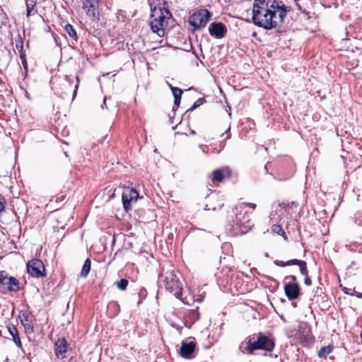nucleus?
Masks as SVG:
<instances>
[{"label": "nucleus", "instance_id": "43", "mask_svg": "<svg viewBox=\"0 0 362 362\" xmlns=\"http://www.w3.org/2000/svg\"><path fill=\"white\" fill-rule=\"evenodd\" d=\"M201 148H202V151H203L204 153H207V152H208V151H209V149H208V148H207L206 146H202Z\"/></svg>", "mask_w": 362, "mask_h": 362}, {"label": "nucleus", "instance_id": "6", "mask_svg": "<svg viewBox=\"0 0 362 362\" xmlns=\"http://www.w3.org/2000/svg\"><path fill=\"white\" fill-rule=\"evenodd\" d=\"M211 16V13L207 9H200L192 14L189 18V23L195 29H199L204 27Z\"/></svg>", "mask_w": 362, "mask_h": 362}, {"label": "nucleus", "instance_id": "36", "mask_svg": "<svg viewBox=\"0 0 362 362\" xmlns=\"http://www.w3.org/2000/svg\"><path fill=\"white\" fill-rule=\"evenodd\" d=\"M286 279H289L291 280V282L297 283V278L295 275H289L285 277Z\"/></svg>", "mask_w": 362, "mask_h": 362}, {"label": "nucleus", "instance_id": "16", "mask_svg": "<svg viewBox=\"0 0 362 362\" xmlns=\"http://www.w3.org/2000/svg\"><path fill=\"white\" fill-rule=\"evenodd\" d=\"M274 264L278 267H287L291 265H298L299 267V269L300 273H305V261L300 260L297 259H293L288 261H281L276 259L274 261Z\"/></svg>", "mask_w": 362, "mask_h": 362}, {"label": "nucleus", "instance_id": "23", "mask_svg": "<svg viewBox=\"0 0 362 362\" xmlns=\"http://www.w3.org/2000/svg\"><path fill=\"white\" fill-rule=\"evenodd\" d=\"M332 350H333L332 345H328L326 346H323L319 350V351L317 353V356L319 358H325L327 356L328 354H329L332 352Z\"/></svg>", "mask_w": 362, "mask_h": 362}, {"label": "nucleus", "instance_id": "19", "mask_svg": "<svg viewBox=\"0 0 362 362\" xmlns=\"http://www.w3.org/2000/svg\"><path fill=\"white\" fill-rule=\"evenodd\" d=\"M26 6V16L30 17L37 13V9L35 8L37 1L35 0H25Z\"/></svg>", "mask_w": 362, "mask_h": 362}, {"label": "nucleus", "instance_id": "32", "mask_svg": "<svg viewBox=\"0 0 362 362\" xmlns=\"http://www.w3.org/2000/svg\"><path fill=\"white\" fill-rule=\"evenodd\" d=\"M273 230L279 234L285 235V232L283 230L280 226L274 225L273 226Z\"/></svg>", "mask_w": 362, "mask_h": 362}, {"label": "nucleus", "instance_id": "10", "mask_svg": "<svg viewBox=\"0 0 362 362\" xmlns=\"http://www.w3.org/2000/svg\"><path fill=\"white\" fill-rule=\"evenodd\" d=\"M196 342L194 341L184 340L181 342L180 355L185 358L192 359L194 358Z\"/></svg>", "mask_w": 362, "mask_h": 362}, {"label": "nucleus", "instance_id": "3", "mask_svg": "<svg viewBox=\"0 0 362 362\" xmlns=\"http://www.w3.org/2000/svg\"><path fill=\"white\" fill-rule=\"evenodd\" d=\"M274 348V341L263 334H259L255 341L249 339L247 341V350L252 354L255 350H264L272 351Z\"/></svg>", "mask_w": 362, "mask_h": 362}, {"label": "nucleus", "instance_id": "4", "mask_svg": "<svg viewBox=\"0 0 362 362\" xmlns=\"http://www.w3.org/2000/svg\"><path fill=\"white\" fill-rule=\"evenodd\" d=\"M233 213L235 216L233 222L235 225L243 227L245 230L250 228L249 223L251 212L246 209L245 202L237 204L233 209Z\"/></svg>", "mask_w": 362, "mask_h": 362}, {"label": "nucleus", "instance_id": "7", "mask_svg": "<svg viewBox=\"0 0 362 362\" xmlns=\"http://www.w3.org/2000/svg\"><path fill=\"white\" fill-rule=\"evenodd\" d=\"M27 272L33 277H45L46 271L42 262L39 259H33L27 263Z\"/></svg>", "mask_w": 362, "mask_h": 362}, {"label": "nucleus", "instance_id": "45", "mask_svg": "<svg viewBox=\"0 0 362 362\" xmlns=\"http://www.w3.org/2000/svg\"><path fill=\"white\" fill-rule=\"evenodd\" d=\"M105 105H106V103H105V98L104 99L103 104L101 105V107H102V108H104Z\"/></svg>", "mask_w": 362, "mask_h": 362}, {"label": "nucleus", "instance_id": "34", "mask_svg": "<svg viewBox=\"0 0 362 362\" xmlns=\"http://www.w3.org/2000/svg\"><path fill=\"white\" fill-rule=\"evenodd\" d=\"M4 202L5 198L1 194H0V212L4 209Z\"/></svg>", "mask_w": 362, "mask_h": 362}, {"label": "nucleus", "instance_id": "42", "mask_svg": "<svg viewBox=\"0 0 362 362\" xmlns=\"http://www.w3.org/2000/svg\"><path fill=\"white\" fill-rule=\"evenodd\" d=\"M354 291L357 298H362V293L356 292V291Z\"/></svg>", "mask_w": 362, "mask_h": 362}, {"label": "nucleus", "instance_id": "49", "mask_svg": "<svg viewBox=\"0 0 362 362\" xmlns=\"http://www.w3.org/2000/svg\"><path fill=\"white\" fill-rule=\"evenodd\" d=\"M4 362H6V361H4Z\"/></svg>", "mask_w": 362, "mask_h": 362}, {"label": "nucleus", "instance_id": "17", "mask_svg": "<svg viewBox=\"0 0 362 362\" xmlns=\"http://www.w3.org/2000/svg\"><path fill=\"white\" fill-rule=\"evenodd\" d=\"M23 319L21 320L22 324L27 333L31 334L34 332V326L33 324V316L29 313L23 314Z\"/></svg>", "mask_w": 362, "mask_h": 362}, {"label": "nucleus", "instance_id": "5", "mask_svg": "<svg viewBox=\"0 0 362 362\" xmlns=\"http://www.w3.org/2000/svg\"><path fill=\"white\" fill-rule=\"evenodd\" d=\"M8 292L16 293L20 290V282L16 278L8 276V273L4 271H0V291L5 293Z\"/></svg>", "mask_w": 362, "mask_h": 362}, {"label": "nucleus", "instance_id": "15", "mask_svg": "<svg viewBox=\"0 0 362 362\" xmlns=\"http://www.w3.org/2000/svg\"><path fill=\"white\" fill-rule=\"evenodd\" d=\"M172 17V14L170 11L163 7L160 8L158 11L155 10L152 14V18L161 23L165 27H167V21Z\"/></svg>", "mask_w": 362, "mask_h": 362}, {"label": "nucleus", "instance_id": "47", "mask_svg": "<svg viewBox=\"0 0 362 362\" xmlns=\"http://www.w3.org/2000/svg\"><path fill=\"white\" fill-rule=\"evenodd\" d=\"M242 344L243 343H241V344L239 346V349H242Z\"/></svg>", "mask_w": 362, "mask_h": 362}, {"label": "nucleus", "instance_id": "2", "mask_svg": "<svg viewBox=\"0 0 362 362\" xmlns=\"http://www.w3.org/2000/svg\"><path fill=\"white\" fill-rule=\"evenodd\" d=\"M161 279L165 289L173 293L177 298L181 299L182 294V284L175 272L173 270L167 271L161 275Z\"/></svg>", "mask_w": 362, "mask_h": 362}, {"label": "nucleus", "instance_id": "38", "mask_svg": "<svg viewBox=\"0 0 362 362\" xmlns=\"http://www.w3.org/2000/svg\"><path fill=\"white\" fill-rule=\"evenodd\" d=\"M246 204V208L247 206L252 208L253 210L256 209V204L253 203H245Z\"/></svg>", "mask_w": 362, "mask_h": 362}, {"label": "nucleus", "instance_id": "28", "mask_svg": "<svg viewBox=\"0 0 362 362\" xmlns=\"http://www.w3.org/2000/svg\"><path fill=\"white\" fill-rule=\"evenodd\" d=\"M129 282L126 279H121L117 282V288L121 291H124L127 288Z\"/></svg>", "mask_w": 362, "mask_h": 362}, {"label": "nucleus", "instance_id": "11", "mask_svg": "<svg viewBox=\"0 0 362 362\" xmlns=\"http://www.w3.org/2000/svg\"><path fill=\"white\" fill-rule=\"evenodd\" d=\"M69 351V345L64 337L59 338L54 343V354L57 358L64 359Z\"/></svg>", "mask_w": 362, "mask_h": 362}, {"label": "nucleus", "instance_id": "33", "mask_svg": "<svg viewBox=\"0 0 362 362\" xmlns=\"http://www.w3.org/2000/svg\"><path fill=\"white\" fill-rule=\"evenodd\" d=\"M171 326L173 327H174L180 334L182 333V329H183L182 325H178L177 323H172Z\"/></svg>", "mask_w": 362, "mask_h": 362}, {"label": "nucleus", "instance_id": "26", "mask_svg": "<svg viewBox=\"0 0 362 362\" xmlns=\"http://www.w3.org/2000/svg\"><path fill=\"white\" fill-rule=\"evenodd\" d=\"M349 248L351 251L355 252H362V244L354 243L349 245Z\"/></svg>", "mask_w": 362, "mask_h": 362}, {"label": "nucleus", "instance_id": "29", "mask_svg": "<svg viewBox=\"0 0 362 362\" xmlns=\"http://www.w3.org/2000/svg\"><path fill=\"white\" fill-rule=\"evenodd\" d=\"M205 102V99L204 98H199L197 99L194 103V104L192 105V106L187 111V112H189V111H192L194 110V109H196L197 107H199L200 105H202V104H204V103Z\"/></svg>", "mask_w": 362, "mask_h": 362}, {"label": "nucleus", "instance_id": "46", "mask_svg": "<svg viewBox=\"0 0 362 362\" xmlns=\"http://www.w3.org/2000/svg\"><path fill=\"white\" fill-rule=\"evenodd\" d=\"M296 5H297V6L298 7L299 10H301V8H300V6L298 5V4H297Z\"/></svg>", "mask_w": 362, "mask_h": 362}, {"label": "nucleus", "instance_id": "21", "mask_svg": "<svg viewBox=\"0 0 362 362\" xmlns=\"http://www.w3.org/2000/svg\"><path fill=\"white\" fill-rule=\"evenodd\" d=\"M8 332L13 337V341L18 348H22V344L18 335V332L14 325L9 326Z\"/></svg>", "mask_w": 362, "mask_h": 362}, {"label": "nucleus", "instance_id": "13", "mask_svg": "<svg viewBox=\"0 0 362 362\" xmlns=\"http://www.w3.org/2000/svg\"><path fill=\"white\" fill-rule=\"evenodd\" d=\"M199 308L197 307L195 309L187 310L184 312L183 315V322L185 327L189 328L199 320L200 314L198 312Z\"/></svg>", "mask_w": 362, "mask_h": 362}, {"label": "nucleus", "instance_id": "35", "mask_svg": "<svg viewBox=\"0 0 362 362\" xmlns=\"http://www.w3.org/2000/svg\"><path fill=\"white\" fill-rule=\"evenodd\" d=\"M76 81H77V83L75 85L74 90V92H73V98H74L76 97V93H77V90H78V88L79 78H78V76H76Z\"/></svg>", "mask_w": 362, "mask_h": 362}, {"label": "nucleus", "instance_id": "37", "mask_svg": "<svg viewBox=\"0 0 362 362\" xmlns=\"http://www.w3.org/2000/svg\"><path fill=\"white\" fill-rule=\"evenodd\" d=\"M356 223L362 227V216L358 217L356 219Z\"/></svg>", "mask_w": 362, "mask_h": 362}, {"label": "nucleus", "instance_id": "27", "mask_svg": "<svg viewBox=\"0 0 362 362\" xmlns=\"http://www.w3.org/2000/svg\"><path fill=\"white\" fill-rule=\"evenodd\" d=\"M16 49L19 52V55L23 51V42L20 35H18V40H16Z\"/></svg>", "mask_w": 362, "mask_h": 362}, {"label": "nucleus", "instance_id": "24", "mask_svg": "<svg viewBox=\"0 0 362 362\" xmlns=\"http://www.w3.org/2000/svg\"><path fill=\"white\" fill-rule=\"evenodd\" d=\"M91 267V262L90 259H86L83 263L81 272V276L86 277L90 272Z\"/></svg>", "mask_w": 362, "mask_h": 362}, {"label": "nucleus", "instance_id": "8", "mask_svg": "<svg viewBox=\"0 0 362 362\" xmlns=\"http://www.w3.org/2000/svg\"><path fill=\"white\" fill-rule=\"evenodd\" d=\"M82 4L83 9L91 21L99 20V0H82Z\"/></svg>", "mask_w": 362, "mask_h": 362}, {"label": "nucleus", "instance_id": "31", "mask_svg": "<svg viewBox=\"0 0 362 362\" xmlns=\"http://www.w3.org/2000/svg\"><path fill=\"white\" fill-rule=\"evenodd\" d=\"M19 56H20V59L22 62L23 69H24L25 72L26 73V72H28V63H27L26 57H25V53L24 52H21V54H20Z\"/></svg>", "mask_w": 362, "mask_h": 362}, {"label": "nucleus", "instance_id": "22", "mask_svg": "<svg viewBox=\"0 0 362 362\" xmlns=\"http://www.w3.org/2000/svg\"><path fill=\"white\" fill-rule=\"evenodd\" d=\"M169 86L172 90L173 95L174 96V105L176 106H179L181 101L182 90V89L174 87L172 85L169 84Z\"/></svg>", "mask_w": 362, "mask_h": 362}, {"label": "nucleus", "instance_id": "12", "mask_svg": "<svg viewBox=\"0 0 362 362\" xmlns=\"http://www.w3.org/2000/svg\"><path fill=\"white\" fill-rule=\"evenodd\" d=\"M285 295L289 300L298 298L300 294V286L298 283L288 282L284 286Z\"/></svg>", "mask_w": 362, "mask_h": 362}, {"label": "nucleus", "instance_id": "41", "mask_svg": "<svg viewBox=\"0 0 362 362\" xmlns=\"http://www.w3.org/2000/svg\"><path fill=\"white\" fill-rule=\"evenodd\" d=\"M350 291H351V289L347 288H344V291L345 293L349 294V295H354V293H351Z\"/></svg>", "mask_w": 362, "mask_h": 362}, {"label": "nucleus", "instance_id": "40", "mask_svg": "<svg viewBox=\"0 0 362 362\" xmlns=\"http://www.w3.org/2000/svg\"><path fill=\"white\" fill-rule=\"evenodd\" d=\"M270 165V163H267L266 165H264V170H265V173H269V166Z\"/></svg>", "mask_w": 362, "mask_h": 362}, {"label": "nucleus", "instance_id": "25", "mask_svg": "<svg viewBox=\"0 0 362 362\" xmlns=\"http://www.w3.org/2000/svg\"><path fill=\"white\" fill-rule=\"evenodd\" d=\"M64 30L70 36V37H71L76 42L77 41L78 37L76 31L71 24H66L64 27Z\"/></svg>", "mask_w": 362, "mask_h": 362}, {"label": "nucleus", "instance_id": "39", "mask_svg": "<svg viewBox=\"0 0 362 362\" xmlns=\"http://www.w3.org/2000/svg\"><path fill=\"white\" fill-rule=\"evenodd\" d=\"M66 81L67 83V84L69 85V87L71 86V83H72V81L71 79V78L68 76H66Z\"/></svg>", "mask_w": 362, "mask_h": 362}, {"label": "nucleus", "instance_id": "20", "mask_svg": "<svg viewBox=\"0 0 362 362\" xmlns=\"http://www.w3.org/2000/svg\"><path fill=\"white\" fill-rule=\"evenodd\" d=\"M151 30L153 32L156 33L159 36L164 35L165 26L161 23L156 20L152 19L151 21Z\"/></svg>", "mask_w": 362, "mask_h": 362}, {"label": "nucleus", "instance_id": "18", "mask_svg": "<svg viewBox=\"0 0 362 362\" xmlns=\"http://www.w3.org/2000/svg\"><path fill=\"white\" fill-rule=\"evenodd\" d=\"M228 174L229 171L227 168L215 170L213 172V180L214 181L221 182Z\"/></svg>", "mask_w": 362, "mask_h": 362}, {"label": "nucleus", "instance_id": "14", "mask_svg": "<svg viewBox=\"0 0 362 362\" xmlns=\"http://www.w3.org/2000/svg\"><path fill=\"white\" fill-rule=\"evenodd\" d=\"M210 35L217 39L223 37L227 33L226 26L222 23H212L209 28Z\"/></svg>", "mask_w": 362, "mask_h": 362}, {"label": "nucleus", "instance_id": "44", "mask_svg": "<svg viewBox=\"0 0 362 362\" xmlns=\"http://www.w3.org/2000/svg\"><path fill=\"white\" fill-rule=\"evenodd\" d=\"M230 127L228 129V130L225 132V134H227L226 139H228L230 137V134L229 133Z\"/></svg>", "mask_w": 362, "mask_h": 362}, {"label": "nucleus", "instance_id": "1", "mask_svg": "<svg viewBox=\"0 0 362 362\" xmlns=\"http://www.w3.org/2000/svg\"><path fill=\"white\" fill-rule=\"evenodd\" d=\"M289 8L277 0H255L252 6V23L260 28L271 30L284 21Z\"/></svg>", "mask_w": 362, "mask_h": 362}, {"label": "nucleus", "instance_id": "48", "mask_svg": "<svg viewBox=\"0 0 362 362\" xmlns=\"http://www.w3.org/2000/svg\"><path fill=\"white\" fill-rule=\"evenodd\" d=\"M192 134H195V132H194V131H192Z\"/></svg>", "mask_w": 362, "mask_h": 362}, {"label": "nucleus", "instance_id": "9", "mask_svg": "<svg viewBox=\"0 0 362 362\" xmlns=\"http://www.w3.org/2000/svg\"><path fill=\"white\" fill-rule=\"evenodd\" d=\"M139 197V192L133 188L126 187L122 194V201L125 211L132 210V202H136Z\"/></svg>", "mask_w": 362, "mask_h": 362}, {"label": "nucleus", "instance_id": "30", "mask_svg": "<svg viewBox=\"0 0 362 362\" xmlns=\"http://www.w3.org/2000/svg\"><path fill=\"white\" fill-rule=\"evenodd\" d=\"M305 273H301L302 275L305 276L304 283L306 286H310L312 284V281L308 276V270L307 267V263L305 262Z\"/></svg>", "mask_w": 362, "mask_h": 362}]
</instances>
